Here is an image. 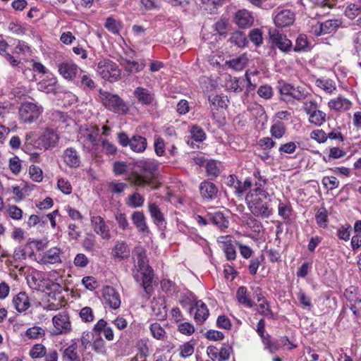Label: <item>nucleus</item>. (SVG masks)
Here are the masks:
<instances>
[{
  "label": "nucleus",
  "mask_w": 361,
  "mask_h": 361,
  "mask_svg": "<svg viewBox=\"0 0 361 361\" xmlns=\"http://www.w3.org/2000/svg\"><path fill=\"white\" fill-rule=\"evenodd\" d=\"M191 137L195 142H202L206 138V134L203 129L197 126H193L190 130Z\"/></svg>",
  "instance_id": "55"
},
{
  "label": "nucleus",
  "mask_w": 361,
  "mask_h": 361,
  "mask_svg": "<svg viewBox=\"0 0 361 361\" xmlns=\"http://www.w3.org/2000/svg\"><path fill=\"white\" fill-rule=\"evenodd\" d=\"M63 250L59 247H53L40 255L39 262L42 264H55L62 262Z\"/></svg>",
  "instance_id": "12"
},
{
  "label": "nucleus",
  "mask_w": 361,
  "mask_h": 361,
  "mask_svg": "<svg viewBox=\"0 0 361 361\" xmlns=\"http://www.w3.org/2000/svg\"><path fill=\"white\" fill-rule=\"evenodd\" d=\"M230 42L238 47H244L247 44L245 34L240 31L233 32L230 37Z\"/></svg>",
  "instance_id": "46"
},
{
  "label": "nucleus",
  "mask_w": 361,
  "mask_h": 361,
  "mask_svg": "<svg viewBox=\"0 0 361 361\" xmlns=\"http://www.w3.org/2000/svg\"><path fill=\"white\" fill-rule=\"evenodd\" d=\"M32 252L27 251V247L19 246L14 250L13 258L14 261H22L27 257H31Z\"/></svg>",
  "instance_id": "54"
},
{
  "label": "nucleus",
  "mask_w": 361,
  "mask_h": 361,
  "mask_svg": "<svg viewBox=\"0 0 361 361\" xmlns=\"http://www.w3.org/2000/svg\"><path fill=\"white\" fill-rule=\"evenodd\" d=\"M47 353L45 346L41 343L35 344L29 351V355L32 359H39L44 357Z\"/></svg>",
  "instance_id": "51"
},
{
  "label": "nucleus",
  "mask_w": 361,
  "mask_h": 361,
  "mask_svg": "<svg viewBox=\"0 0 361 361\" xmlns=\"http://www.w3.org/2000/svg\"><path fill=\"white\" fill-rule=\"evenodd\" d=\"M29 174L32 180L35 182H40L42 180V169L35 165H31L29 168Z\"/></svg>",
  "instance_id": "63"
},
{
  "label": "nucleus",
  "mask_w": 361,
  "mask_h": 361,
  "mask_svg": "<svg viewBox=\"0 0 361 361\" xmlns=\"http://www.w3.org/2000/svg\"><path fill=\"white\" fill-rule=\"evenodd\" d=\"M63 159L66 164L71 168H77L80 164V157L77 150L73 147L64 150Z\"/></svg>",
  "instance_id": "21"
},
{
  "label": "nucleus",
  "mask_w": 361,
  "mask_h": 361,
  "mask_svg": "<svg viewBox=\"0 0 361 361\" xmlns=\"http://www.w3.org/2000/svg\"><path fill=\"white\" fill-rule=\"evenodd\" d=\"M194 312V319L197 324H202L209 317V310L202 300L196 301L190 309V312Z\"/></svg>",
  "instance_id": "17"
},
{
  "label": "nucleus",
  "mask_w": 361,
  "mask_h": 361,
  "mask_svg": "<svg viewBox=\"0 0 361 361\" xmlns=\"http://www.w3.org/2000/svg\"><path fill=\"white\" fill-rule=\"evenodd\" d=\"M318 23H319V31L317 32V36L335 32L340 26L341 21L337 19H329Z\"/></svg>",
  "instance_id": "26"
},
{
  "label": "nucleus",
  "mask_w": 361,
  "mask_h": 361,
  "mask_svg": "<svg viewBox=\"0 0 361 361\" xmlns=\"http://www.w3.org/2000/svg\"><path fill=\"white\" fill-rule=\"evenodd\" d=\"M258 312L267 317L273 318L274 314L270 308V305L267 299L258 302L257 305Z\"/></svg>",
  "instance_id": "53"
},
{
  "label": "nucleus",
  "mask_w": 361,
  "mask_h": 361,
  "mask_svg": "<svg viewBox=\"0 0 361 361\" xmlns=\"http://www.w3.org/2000/svg\"><path fill=\"white\" fill-rule=\"evenodd\" d=\"M35 134V132L30 131L25 135V144L23 149L27 153H30L32 147L44 151L51 149L56 145L59 140L57 133L50 128L44 129L40 136L34 140Z\"/></svg>",
  "instance_id": "3"
},
{
  "label": "nucleus",
  "mask_w": 361,
  "mask_h": 361,
  "mask_svg": "<svg viewBox=\"0 0 361 361\" xmlns=\"http://www.w3.org/2000/svg\"><path fill=\"white\" fill-rule=\"evenodd\" d=\"M111 257L118 261L128 259L130 255V249L124 240H116L111 250Z\"/></svg>",
  "instance_id": "15"
},
{
  "label": "nucleus",
  "mask_w": 361,
  "mask_h": 361,
  "mask_svg": "<svg viewBox=\"0 0 361 361\" xmlns=\"http://www.w3.org/2000/svg\"><path fill=\"white\" fill-rule=\"evenodd\" d=\"M361 13V7L355 4H349L345 10V15L350 19L355 18Z\"/></svg>",
  "instance_id": "59"
},
{
  "label": "nucleus",
  "mask_w": 361,
  "mask_h": 361,
  "mask_svg": "<svg viewBox=\"0 0 361 361\" xmlns=\"http://www.w3.org/2000/svg\"><path fill=\"white\" fill-rule=\"evenodd\" d=\"M322 183L325 189L331 190L338 186L339 181L334 176H326L323 178Z\"/></svg>",
  "instance_id": "60"
},
{
  "label": "nucleus",
  "mask_w": 361,
  "mask_h": 361,
  "mask_svg": "<svg viewBox=\"0 0 361 361\" xmlns=\"http://www.w3.org/2000/svg\"><path fill=\"white\" fill-rule=\"evenodd\" d=\"M161 288L162 290L169 296L173 295L178 291V288L176 284L169 279H164L161 280Z\"/></svg>",
  "instance_id": "43"
},
{
  "label": "nucleus",
  "mask_w": 361,
  "mask_h": 361,
  "mask_svg": "<svg viewBox=\"0 0 361 361\" xmlns=\"http://www.w3.org/2000/svg\"><path fill=\"white\" fill-rule=\"evenodd\" d=\"M271 42L283 51H288L290 49L292 42L286 35L281 33L276 29H271L269 31Z\"/></svg>",
  "instance_id": "13"
},
{
  "label": "nucleus",
  "mask_w": 361,
  "mask_h": 361,
  "mask_svg": "<svg viewBox=\"0 0 361 361\" xmlns=\"http://www.w3.org/2000/svg\"><path fill=\"white\" fill-rule=\"evenodd\" d=\"M145 198L138 192H135L128 196L126 204L132 208L140 207L144 204Z\"/></svg>",
  "instance_id": "42"
},
{
  "label": "nucleus",
  "mask_w": 361,
  "mask_h": 361,
  "mask_svg": "<svg viewBox=\"0 0 361 361\" xmlns=\"http://www.w3.org/2000/svg\"><path fill=\"white\" fill-rule=\"evenodd\" d=\"M78 78L80 79V87L85 91H90L95 88L96 84L92 76L86 71H80Z\"/></svg>",
  "instance_id": "28"
},
{
  "label": "nucleus",
  "mask_w": 361,
  "mask_h": 361,
  "mask_svg": "<svg viewBox=\"0 0 361 361\" xmlns=\"http://www.w3.org/2000/svg\"><path fill=\"white\" fill-rule=\"evenodd\" d=\"M337 0H317V18L329 14V10L333 8Z\"/></svg>",
  "instance_id": "32"
},
{
  "label": "nucleus",
  "mask_w": 361,
  "mask_h": 361,
  "mask_svg": "<svg viewBox=\"0 0 361 361\" xmlns=\"http://www.w3.org/2000/svg\"><path fill=\"white\" fill-rule=\"evenodd\" d=\"M99 97L103 105L110 111L116 114H126L128 111L126 104L117 94L99 90Z\"/></svg>",
  "instance_id": "6"
},
{
  "label": "nucleus",
  "mask_w": 361,
  "mask_h": 361,
  "mask_svg": "<svg viewBox=\"0 0 361 361\" xmlns=\"http://www.w3.org/2000/svg\"><path fill=\"white\" fill-rule=\"evenodd\" d=\"M44 335V329L38 326H33L27 329L25 332V336L29 339H39Z\"/></svg>",
  "instance_id": "48"
},
{
  "label": "nucleus",
  "mask_w": 361,
  "mask_h": 361,
  "mask_svg": "<svg viewBox=\"0 0 361 361\" xmlns=\"http://www.w3.org/2000/svg\"><path fill=\"white\" fill-rule=\"evenodd\" d=\"M13 304L18 312H23L30 307V299L25 292H20L13 299Z\"/></svg>",
  "instance_id": "24"
},
{
  "label": "nucleus",
  "mask_w": 361,
  "mask_h": 361,
  "mask_svg": "<svg viewBox=\"0 0 361 361\" xmlns=\"http://www.w3.org/2000/svg\"><path fill=\"white\" fill-rule=\"evenodd\" d=\"M310 49L307 37L305 35H300L296 39L294 50L295 51H307Z\"/></svg>",
  "instance_id": "56"
},
{
  "label": "nucleus",
  "mask_w": 361,
  "mask_h": 361,
  "mask_svg": "<svg viewBox=\"0 0 361 361\" xmlns=\"http://www.w3.org/2000/svg\"><path fill=\"white\" fill-rule=\"evenodd\" d=\"M131 220L137 231L144 237H149L151 232L142 212L135 211L131 214Z\"/></svg>",
  "instance_id": "14"
},
{
  "label": "nucleus",
  "mask_w": 361,
  "mask_h": 361,
  "mask_svg": "<svg viewBox=\"0 0 361 361\" xmlns=\"http://www.w3.org/2000/svg\"><path fill=\"white\" fill-rule=\"evenodd\" d=\"M202 197L207 200H213L216 197L218 189L214 183L204 180L200 185Z\"/></svg>",
  "instance_id": "25"
},
{
  "label": "nucleus",
  "mask_w": 361,
  "mask_h": 361,
  "mask_svg": "<svg viewBox=\"0 0 361 361\" xmlns=\"http://www.w3.org/2000/svg\"><path fill=\"white\" fill-rule=\"evenodd\" d=\"M59 73L66 80L72 81L81 69L72 61H65L57 64Z\"/></svg>",
  "instance_id": "10"
},
{
  "label": "nucleus",
  "mask_w": 361,
  "mask_h": 361,
  "mask_svg": "<svg viewBox=\"0 0 361 361\" xmlns=\"http://www.w3.org/2000/svg\"><path fill=\"white\" fill-rule=\"evenodd\" d=\"M128 188V185L126 183L118 182L117 180H112L106 184V188L109 192L111 194H121L125 191Z\"/></svg>",
  "instance_id": "38"
},
{
  "label": "nucleus",
  "mask_w": 361,
  "mask_h": 361,
  "mask_svg": "<svg viewBox=\"0 0 361 361\" xmlns=\"http://www.w3.org/2000/svg\"><path fill=\"white\" fill-rule=\"evenodd\" d=\"M77 349L78 345L76 343L71 344L64 350L63 357L68 361H80Z\"/></svg>",
  "instance_id": "44"
},
{
  "label": "nucleus",
  "mask_w": 361,
  "mask_h": 361,
  "mask_svg": "<svg viewBox=\"0 0 361 361\" xmlns=\"http://www.w3.org/2000/svg\"><path fill=\"white\" fill-rule=\"evenodd\" d=\"M147 146V142L145 137L141 135H133L131 137L130 149L137 153L145 152Z\"/></svg>",
  "instance_id": "30"
},
{
  "label": "nucleus",
  "mask_w": 361,
  "mask_h": 361,
  "mask_svg": "<svg viewBox=\"0 0 361 361\" xmlns=\"http://www.w3.org/2000/svg\"><path fill=\"white\" fill-rule=\"evenodd\" d=\"M303 109L305 113L309 115V121L312 123H316L314 116L316 114V103L313 99L307 100L304 102Z\"/></svg>",
  "instance_id": "45"
},
{
  "label": "nucleus",
  "mask_w": 361,
  "mask_h": 361,
  "mask_svg": "<svg viewBox=\"0 0 361 361\" xmlns=\"http://www.w3.org/2000/svg\"><path fill=\"white\" fill-rule=\"evenodd\" d=\"M57 82L56 78L43 80L37 84V90L47 94H55L57 92Z\"/></svg>",
  "instance_id": "29"
},
{
  "label": "nucleus",
  "mask_w": 361,
  "mask_h": 361,
  "mask_svg": "<svg viewBox=\"0 0 361 361\" xmlns=\"http://www.w3.org/2000/svg\"><path fill=\"white\" fill-rule=\"evenodd\" d=\"M128 171V166L124 161H115L113 165V172L116 176H121Z\"/></svg>",
  "instance_id": "64"
},
{
  "label": "nucleus",
  "mask_w": 361,
  "mask_h": 361,
  "mask_svg": "<svg viewBox=\"0 0 361 361\" xmlns=\"http://www.w3.org/2000/svg\"><path fill=\"white\" fill-rule=\"evenodd\" d=\"M150 331L152 336L157 339L164 341L166 338V331L160 324L157 322L152 323L150 325Z\"/></svg>",
  "instance_id": "49"
},
{
  "label": "nucleus",
  "mask_w": 361,
  "mask_h": 361,
  "mask_svg": "<svg viewBox=\"0 0 361 361\" xmlns=\"http://www.w3.org/2000/svg\"><path fill=\"white\" fill-rule=\"evenodd\" d=\"M134 95L137 101L143 105H151L154 102V94L150 90L138 87L134 90Z\"/></svg>",
  "instance_id": "20"
},
{
  "label": "nucleus",
  "mask_w": 361,
  "mask_h": 361,
  "mask_svg": "<svg viewBox=\"0 0 361 361\" xmlns=\"http://www.w3.org/2000/svg\"><path fill=\"white\" fill-rule=\"evenodd\" d=\"M90 223L94 233L105 240L111 238V233L109 226L106 224L104 218L98 215L90 214Z\"/></svg>",
  "instance_id": "9"
},
{
  "label": "nucleus",
  "mask_w": 361,
  "mask_h": 361,
  "mask_svg": "<svg viewBox=\"0 0 361 361\" xmlns=\"http://www.w3.org/2000/svg\"><path fill=\"white\" fill-rule=\"evenodd\" d=\"M149 212L154 224L159 228H166V221L159 207L155 203H149Z\"/></svg>",
  "instance_id": "16"
},
{
  "label": "nucleus",
  "mask_w": 361,
  "mask_h": 361,
  "mask_svg": "<svg viewBox=\"0 0 361 361\" xmlns=\"http://www.w3.org/2000/svg\"><path fill=\"white\" fill-rule=\"evenodd\" d=\"M14 53L23 57L31 56L32 50L28 44L23 41L18 40L14 46Z\"/></svg>",
  "instance_id": "39"
},
{
  "label": "nucleus",
  "mask_w": 361,
  "mask_h": 361,
  "mask_svg": "<svg viewBox=\"0 0 361 361\" xmlns=\"http://www.w3.org/2000/svg\"><path fill=\"white\" fill-rule=\"evenodd\" d=\"M235 297L238 302L245 307L252 308L255 305V302L251 299L245 286L238 287Z\"/></svg>",
  "instance_id": "23"
},
{
  "label": "nucleus",
  "mask_w": 361,
  "mask_h": 361,
  "mask_svg": "<svg viewBox=\"0 0 361 361\" xmlns=\"http://www.w3.org/2000/svg\"><path fill=\"white\" fill-rule=\"evenodd\" d=\"M154 147L155 154L158 157H162L165 154V142L163 138L157 137L154 140Z\"/></svg>",
  "instance_id": "62"
},
{
  "label": "nucleus",
  "mask_w": 361,
  "mask_h": 361,
  "mask_svg": "<svg viewBox=\"0 0 361 361\" xmlns=\"http://www.w3.org/2000/svg\"><path fill=\"white\" fill-rule=\"evenodd\" d=\"M207 216L209 221L221 229L228 227V221L226 219L223 214L220 212L214 213H208Z\"/></svg>",
  "instance_id": "31"
},
{
  "label": "nucleus",
  "mask_w": 361,
  "mask_h": 361,
  "mask_svg": "<svg viewBox=\"0 0 361 361\" xmlns=\"http://www.w3.org/2000/svg\"><path fill=\"white\" fill-rule=\"evenodd\" d=\"M247 59L242 56L226 61V64L235 71H241L246 65Z\"/></svg>",
  "instance_id": "50"
},
{
  "label": "nucleus",
  "mask_w": 361,
  "mask_h": 361,
  "mask_svg": "<svg viewBox=\"0 0 361 361\" xmlns=\"http://www.w3.org/2000/svg\"><path fill=\"white\" fill-rule=\"evenodd\" d=\"M79 314L81 320L86 323L92 322L94 319L93 311L90 307L82 308Z\"/></svg>",
  "instance_id": "61"
},
{
  "label": "nucleus",
  "mask_w": 361,
  "mask_h": 361,
  "mask_svg": "<svg viewBox=\"0 0 361 361\" xmlns=\"http://www.w3.org/2000/svg\"><path fill=\"white\" fill-rule=\"evenodd\" d=\"M6 215L15 221H20L23 216V210L16 204H10L6 209Z\"/></svg>",
  "instance_id": "41"
},
{
  "label": "nucleus",
  "mask_w": 361,
  "mask_h": 361,
  "mask_svg": "<svg viewBox=\"0 0 361 361\" xmlns=\"http://www.w3.org/2000/svg\"><path fill=\"white\" fill-rule=\"evenodd\" d=\"M274 20L277 27H287L293 23L295 14L290 10H282L275 16Z\"/></svg>",
  "instance_id": "19"
},
{
  "label": "nucleus",
  "mask_w": 361,
  "mask_h": 361,
  "mask_svg": "<svg viewBox=\"0 0 361 361\" xmlns=\"http://www.w3.org/2000/svg\"><path fill=\"white\" fill-rule=\"evenodd\" d=\"M99 130L94 126L82 127L78 134V141L88 152L97 149Z\"/></svg>",
  "instance_id": "4"
},
{
  "label": "nucleus",
  "mask_w": 361,
  "mask_h": 361,
  "mask_svg": "<svg viewBox=\"0 0 361 361\" xmlns=\"http://www.w3.org/2000/svg\"><path fill=\"white\" fill-rule=\"evenodd\" d=\"M29 191L30 189L27 185H24L23 187L19 185H13L11 187V192L14 195L13 199L16 202L23 201L28 195Z\"/></svg>",
  "instance_id": "35"
},
{
  "label": "nucleus",
  "mask_w": 361,
  "mask_h": 361,
  "mask_svg": "<svg viewBox=\"0 0 361 361\" xmlns=\"http://www.w3.org/2000/svg\"><path fill=\"white\" fill-rule=\"evenodd\" d=\"M159 164L152 159H142L135 164V168L131 171L130 176L126 180L133 185L143 187L148 185L152 188H157L154 180L158 175Z\"/></svg>",
  "instance_id": "2"
},
{
  "label": "nucleus",
  "mask_w": 361,
  "mask_h": 361,
  "mask_svg": "<svg viewBox=\"0 0 361 361\" xmlns=\"http://www.w3.org/2000/svg\"><path fill=\"white\" fill-rule=\"evenodd\" d=\"M249 38L250 41L257 47L262 44V32L259 29L255 28L251 30L249 34Z\"/></svg>",
  "instance_id": "58"
},
{
  "label": "nucleus",
  "mask_w": 361,
  "mask_h": 361,
  "mask_svg": "<svg viewBox=\"0 0 361 361\" xmlns=\"http://www.w3.org/2000/svg\"><path fill=\"white\" fill-rule=\"evenodd\" d=\"M255 178H258L255 182V188L250 190L245 197L246 203L250 212L255 216L267 219L273 214V210L267 201L269 196L268 192L264 189L267 183L266 179L259 176V172L254 173Z\"/></svg>",
  "instance_id": "1"
},
{
  "label": "nucleus",
  "mask_w": 361,
  "mask_h": 361,
  "mask_svg": "<svg viewBox=\"0 0 361 361\" xmlns=\"http://www.w3.org/2000/svg\"><path fill=\"white\" fill-rule=\"evenodd\" d=\"M26 224L29 228L37 227L38 229H42L47 226L46 218L44 217V215L31 214Z\"/></svg>",
  "instance_id": "34"
},
{
  "label": "nucleus",
  "mask_w": 361,
  "mask_h": 361,
  "mask_svg": "<svg viewBox=\"0 0 361 361\" xmlns=\"http://www.w3.org/2000/svg\"><path fill=\"white\" fill-rule=\"evenodd\" d=\"M43 112L42 106L32 102H23L18 109V117L20 123L31 124L35 122Z\"/></svg>",
  "instance_id": "5"
},
{
  "label": "nucleus",
  "mask_w": 361,
  "mask_h": 361,
  "mask_svg": "<svg viewBox=\"0 0 361 361\" xmlns=\"http://www.w3.org/2000/svg\"><path fill=\"white\" fill-rule=\"evenodd\" d=\"M224 240L222 243V250L225 254L227 260L231 261L236 258V251L235 245L233 242L228 239V237L224 238Z\"/></svg>",
  "instance_id": "33"
},
{
  "label": "nucleus",
  "mask_w": 361,
  "mask_h": 361,
  "mask_svg": "<svg viewBox=\"0 0 361 361\" xmlns=\"http://www.w3.org/2000/svg\"><path fill=\"white\" fill-rule=\"evenodd\" d=\"M103 302L105 307L108 306L112 310H117L121 306L120 294L112 287L106 286L102 292Z\"/></svg>",
  "instance_id": "11"
},
{
  "label": "nucleus",
  "mask_w": 361,
  "mask_h": 361,
  "mask_svg": "<svg viewBox=\"0 0 361 361\" xmlns=\"http://www.w3.org/2000/svg\"><path fill=\"white\" fill-rule=\"evenodd\" d=\"M280 92L282 94L290 96L296 99H301L304 96L303 92L299 90L298 88H295L290 84L283 85L281 87Z\"/></svg>",
  "instance_id": "36"
},
{
  "label": "nucleus",
  "mask_w": 361,
  "mask_h": 361,
  "mask_svg": "<svg viewBox=\"0 0 361 361\" xmlns=\"http://www.w3.org/2000/svg\"><path fill=\"white\" fill-rule=\"evenodd\" d=\"M285 125L280 121H276L270 128V133L276 139L281 138L286 133Z\"/></svg>",
  "instance_id": "47"
},
{
  "label": "nucleus",
  "mask_w": 361,
  "mask_h": 361,
  "mask_svg": "<svg viewBox=\"0 0 361 361\" xmlns=\"http://www.w3.org/2000/svg\"><path fill=\"white\" fill-rule=\"evenodd\" d=\"M104 27L112 34L118 35L123 27V24L119 20L111 16L106 18Z\"/></svg>",
  "instance_id": "37"
},
{
  "label": "nucleus",
  "mask_w": 361,
  "mask_h": 361,
  "mask_svg": "<svg viewBox=\"0 0 361 361\" xmlns=\"http://www.w3.org/2000/svg\"><path fill=\"white\" fill-rule=\"evenodd\" d=\"M329 105L334 109L342 111L349 109L351 103L346 99L338 97L336 100H331L329 102Z\"/></svg>",
  "instance_id": "40"
},
{
  "label": "nucleus",
  "mask_w": 361,
  "mask_h": 361,
  "mask_svg": "<svg viewBox=\"0 0 361 361\" xmlns=\"http://www.w3.org/2000/svg\"><path fill=\"white\" fill-rule=\"evenodd\" d=\"M292 214V207L288 202H280L278 205V214L283 220L290 219Z\"/></svg>",
  "instance_id": "52"
},
{
  "label": "nucleus",
  "mask_w": 361,
  "mask_h": 361,
  "mask_svg": "<svg viewBox=\"0 0 361 361\" xmlns=\"http://www.w3.org/2000/svg\"><path fill=\"white\" fill-rule=\"evenodd\" d=\"M210 109L213 117L216 118V111L224 109L227 106L228 99L224 95H215L209 97Z\"/></svg>",
  "instance_id": "22"
},
{
  "label": "nucleus",
  "mask_w": 361,
  "mask_h": 361,
  "mask_svg": "<svg viewBox=\"0 0 361 361\" xmlns=\"http://www.w3.org/2000/svg\"><path fill=\"white\" fill-rule=\"evenodd\" d=\"M97 72L103 79L109 82H115L121 77V71L117 64L107 59L99 61Z\"/></svg>",
  "instance_id": "7"
},
{
  "label": "nucleus",
  "mask_w": 361,
  "mask_h": 361,
  "mask_svg": "<svg viewBox=\"0 0 361 361\" xmlns=\"http://www.w3.org/2000/svg\"><path fill=\"white\" fill-rule=\"evenodd\" d=\"M234 21L240 28L250 27L254 22V17L251 12L246 9L239 10L235 13Z\"/></svg>",
  "instance_id": "18"
},
{
  "label": "nucleus",
  "mask_w": 361,
  "mask_h": 361,
  "mask_svg": "<svg viewBox=\"0 0 361 361\" xmlns=\"http://www.w3.org/2000/svg\"><path fill=\"white\" fill-rule=\"evenodd\" d=\"M52 324L56 335L67 334L72 330L70 317L66 312H61L52 318Z\"/></svg>",
  "instance_id": "8"
},
{
  "label": "nucleus",
  "mask_w": 361,
  "mask_h": 361,
  "mask_svg": "<svg viewBox=\"0 0 361 361\" xmlns=\"http://www.w3.org/2000/svg\"><path fill=\"white\" fill-rule=\"evenodd\" d=\"M247 80V90L250 92L255 90L259 83V71L257 69L248 70L245 74Z\"/></svg>",
  "instance_id": "27"
},
{
  "label": "nucleus",
  "mask_w": 361,
  "mask_h": 361,
  "mask_svg": "<svg viewBox=\"0 0 361 361\" xmlns=\"http://www.w3.org/2000/svg\"><path fill=\"white\" fill-rule=\"evenodd\" d=\"M8 166L13 174H19L22 169V164L20 159L17 156H14L10 158Z\"/></svg>",
  "instance_id": "57"
}]
</instances>
